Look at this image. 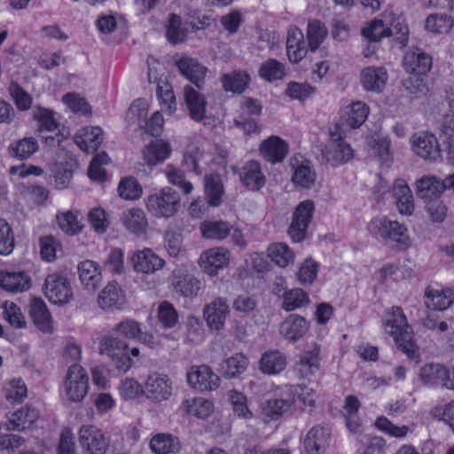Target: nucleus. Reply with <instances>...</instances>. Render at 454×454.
Instances as JSON below:
<instances>
[{
    "instance_id": "1",
    "label": "nucleus",
    "mask_w": 454,
    "mask_h": 454,
    "mask_svg": "<svg viewBox=\"0 0 454 454\" xmlns=\"http://www.w3.org/2000/svg\"><path fill=\"white\" fill-rule=\"evenodd\" d=\"M383 328L394 338L395 344L408 357L418 356V347L413 340L412 328L400 307L393 306L386 312Z\"/></svg>"
},
{
    "instance_id": "2",
    "label": "nucleus",
    "mask_w": 454,
    "mask_h": 454,
    "mask_svg": "<svg viewBox=\"0 0 454 454\" xmlns=\"http://www.w3.org/2000/svg\"><path fill=\"white\" fill-rule=\"evenodd\" d=\"M362 35L373 43L396 35L397 40L405 44L408 40V27L402 18L391 12H384L363 27Z\"/></svg>"
},
{
    "instance_id": "3",
    "label": "nucleus",
    "mask_w": 454,
    "mask_h": 454,
    "mask_svg": "<svg viewBox=\"0 0 454 454\" xmlns=\"http://www.w3.org/2000/svg\"><path fill=\"white\" fill-rule=\"evenodd\" d=\"M226 160V151L213 148L208 144H195L191 145L184 153L182 164L196 176H201L206 167L213 164L224 167Z\"/></svg>"
},
{
    "instance_id": "4",
    "label": "nucleus",
    "mask_w": 454,
    "mask_h": 454,
    "mask_svg": "<svg viewBox=\"0 0 454 454\" xmlns=\"http://www.w3.org/2000/svg\"><path fill=\"white\" fill-rule=\"evenodd\" d=\"M368 228L372 235L398 249H405L411 245L408 229L397 221L378 216L370 222Z\"/></svg>"
},
{
    "instance_id": "5",
    "label": "nucleus",
    "mask_w": 454,
    "mask_h": 454,
    "mask_svg": "<svg viewBox=\"0 0 454 454\" xmlns=\"http://www.w3.org/2000/svg\"><path fill=\"white\" fill-rule=\"evenodd\" d=\"M145 206L149 214L159 219L175 216L181 207V197L169 186L162 187L145 199Z\"/></svg>"
},
{
    "instance_id": "6",
    "label": "nucleus",
    "mask_w": 454,
    "mask_h": 454,
    "mask_svg": "<svg viewBox=\"0 0 454 454\" xmlns=\"http://www.w3.org/2000/svg\"><path fill=\"white\" fill-rule=\"evenodd\" d=\"M184 101L190 118L205 126H214L219 120L218 113L207 107L206 96L191 85L184 87Z\"/></svg>"
},
{
    "instance_id": "7",
    "label": "nucleus",
    "mask_w": 454,
    "mask_h": 454,
    "mask_svg": "<svg viewBox=\"0 0 454 454\" xmlns=\"http://www.w3.org/2000/svg\"><path fill=\"white\" fill-rule=\"evenodd\" d=\"M98 348L119 371L125 372L131 368L133 363L129 356V345L123 340L110 333L104 334L99 338Z\"/></svg>"
},
{
    "instance_id": "8",
    "label": "nucleus",
    "mask_w": 454,
    "mask_h": 454,
    "mask_svg": "<svg viewBox=\"0 0 454 454\" xmlns=\"http://www.w3.org/2000/svg\"><path fill=\"white\" fill-rule=\"evenodd\" d=\"M174 395V383L168 375L151 372L144 380V396L152 403L168 402Z\"/></svg>"
},
{
    "instance_id": "9",
    "label": "nucleus",
    "mask_w": 454,
    "mask_h": 454,
    "mask_svg": "<svg viewBox=\"0 0 454 454\" xmlns=\"http://www.w3.org/2000/svg\"><path fill=\"white\" fill-rule=\"evenodd\" d=\"M63 387L70 402L81 403L86 397L90 387L87 371L78 364L71 365L66 373Z\"/></svg>"
},
{
    "instance_id": "10",
    "label": "nucleus",
    "mask_w": 454,
    "mask_h": 454,
    "mask_svg": "<svg viewBox=\"0 0 454 454\" xmlns=\"http://www.w3.org/2000/svg\"><path fill=\"white\" fill-rule=\"evenodd\" d=\"M43 293L50 302L60 306L67 304L74 297L70 281L59 272H52L46 276Z\"/></svg>"
},
{
    "instance_id": "11",
    "label": "nucleus",
    "mask_w": 454,
    "mask_h": 454,
    "mask_svg": "<svg viewBox=\"0 0 454 454\" xmlns=\"http://www.w3.org/2000/svg\"><path fill=\"white\" fill-rule=\"evenodd\" d=\"M330 144L321 149L322 156L333 167H338L351 160L355 153L352 146L341 137L338 128L329 132Z\"/></svg>"
},
{
    "instance_id": "12",
    "label": "nucleus",
    "mask_w": 454,
    "mask_h": 454,
    "mask_svg": "<svg viewBox=\"0 0 454 454\" xmlns=\"http://www.w3.org/2000/svg\"><path fill=\"white\" fill-rule=\"evenodd\" d=\"M231 251L223 246L212 247L201 252L198 265L208 277H216L220 271L229 267Z\"/></svg>"
},
{
    "instance_id": "13",
    "label": "nucleus",
    "mask_w": 454,
    "mask_h": 454,
    "mask_svg": "<svg viewBox=\"0 0 454 454\" xmlns=\"http://www.w3.org/2000/svg\"><path fill=\"white\" fill-rule=\"evenodd\" d=\"M132 270L144 276H151L162 270L165 260L150 247H144L134 251L129 257Z\"/></svg>"
},
{
    "instance_id": "14",
    "label": "nucleus",
    "mask_w": 454,
    "mask_h": 454,
    "mask_svg": "<svg viewBox=\"0 0 454 454\" xmlns=\"http://www.w3.org/2000/svg\"><path fill=\"white\" fill-rule=\"evenodd\" d=\"M187 384L200 392H212L221 385L220 376L207 365H193L186 373Z\"/></svg>"
},
{
    "instance_id": "15",
    "label": "nucleus",
    "mask_w": 454,
    "mask_h": 454,
    "mask_svg": "<svg viewBox=\"0 0 454 454\" xmlns=\"http://www.w3.org/2000/svg\"><path fill=\"white\" fill-rule=\"evenodd\" d=\"M82 449L88 454H105L109 447V440L103 431L94 425H83L78 433Z\"/></svg>"
},
{
    "instance_id": "16",
    "label": "nucleus",
    "mask_w": 454,
    "mask_h": 454,
    "mask_svg": "<svg viewBox=\"0 0 454 454\" xmlns=\"http://www.w3.org/2000/svg\"><path fill=\"white\" fill-rule=\"evenodd\" d=\"M314 210V202L310 200H303L298 204L294 213L292 223L288 229V233L293 241L301 242L305 239Z\"/></svg>"
},
{
    "instance_id": "17",
    "label": "nucleus",
    "mask_w": 454,
    "mask_h": 454,
    "mask_svg": "<svg viewBox=\"0 0 454 454\" xmlns=\"http://www.w3.org/2000/svg\"><path fill=\"white\" fill-rule=\"evenodd\" d=\"M292 402L285 387L280 392L261 403V413L270 420H278L284 416L294 413Z\"/></svg>"
},
{
    "instance_id": "18",
    "label": "nucleus",
    "mask_w": 454,
    "mask_h": 454,
    "mask_svg": "<svg viewBox=\"0 0 454 454\" xmlns=\"http://www.w3.org/2000/svg\"><path fill=\"white\" fill-rule=\"evenodd\" d=\"M231 309L227 301L222 297H216L203 308V318L211 331L219 332L225 326Z\"/></svg>"
},
{
    "instance_id": "19",
    "label": "nucleus",
    "mask_w": 454,
    "mask_h": 454,
    "mask_svg": "<svg viewBox=\"0 0 454 454\" xmlns=\"http://www.w3.org/2000/svg\"><path fill=\"white\" fill-rule=\"evenodd\" d=\"M291 182L297 190H310L317 182V172L308 160L291 159Z\"/></svg>"
},
{
    "instance_id": "20",
    "label": "nucleus",
    "mask_w": 454,
    "mask_h": 454,
    "mask_svg": "<svg viewBox=\"0 0 454 454\" xmlns=\"http://www.w3.org/2000/svg\"><path fill=\"white\" fill-rule=\"evenodd\" d=\"M410 144L412 152L425 160L434 161L440 156L438 141L432 133H414L410 138Z\"/></svg>"
},
{
    "instance_id": "21",
    "label": "nucleus",
    "mask_w": 454,
    "mask_h": 454,
    "mask_svg": "<svg viewBox=\"0 0 454 454\" xmlns=\"http://www.w3.org/2000/svg\"><path fill=\"white\" fill-rule=\"evenodd\" d=\"M176 65L180 74L197 88L204 86L208 69L197 59L183 55L176 61Z\"/></svg>"
},
{
    "instance_id": "22",
    "label": "nucleus",
    "mask_w": 454,
    "mask_h": 454,
    "mask_svg": "<svg viewBox=\"0 0 454 454\" xmlns=\"http://www.w3.org/2000/svg\"><path fill=\"white\" fill-rule=\"evenodd\" d=\"M321 361V348L317 344H313L301 353L294 364V372L301 378H308L320 370Z\"/></svg>"
},
{
    "instance_id": "23",
    "label": "nucleus",
    "mask_w": 454,
    "mask_h": 454,
    "mask_svg": "<svg viewBox=\"0 0 454 454\" xmlns=\"http://www.w3.org/2000/svg\"><path fill=\"white\" fill-rule=\"evenodd\" d=\"M232 170L238 173L241 184L250 191H259L266 184V176L257 160H247L239 169L233 167Z\"/></svg>"
},
{
    "instance_id": "24",
    "label": "nucleus",
    "mask_w": 454,
    "mask_h": 454,
    "mask_svg": "<svg viewBox=\"0 0 454 454\" xmlns=\"http://www.w3.org/2000/svg\"><path fill=\"white\" fill-rule=\"evenodd\" d=\"M290 400L293 402V411L299 410L301 411H311L317 399L316 391L303 384L286 386Z\"/></svg>"
},
{
    "instance_id": "25",
    "label": "nucleus",
    "mask_w": 454,
    "mask_h": 454,
    "mask_svg": "<svg viewBox=\"0 0 454 454\" xmlns=\"http://www.w3.org/2000/svg\"><path fill=\"white\" fill-rule=\"evenodd\" d=\"M125 302V292L116 281L108 282L97 298L98 307L104 310L121 309Z\"/></svg>"
},
{
    "instance_id": "26",
    "label": "nucleus",
    "mask_w": 454,
    "mask_h": 454,
    "mask_svg": "<svg viewBox=\"0 0 454 454\" xmlns=\"http://www.w3.org/2000/svg\"><path fill=\"white\" fill-rule=\"evenodd\" d=\"M77 272L79 281L83 289L90 294H94L103 279L100 265L92 260H84L78 263Z\"/></svg>"
},
{
    "instance_id": "27",
    "label": "nucleus",
    "mask_w": 454,
    "mask_h": 454,
    "mask_svg": "<svg viewBox=\"0 0 454 454\" xmlns=\"http://www.w3.org/2000/svg\"><path fill=\"white\" fill-rule=\"evenodd\" d=\"M432 66L431 56L419 48H411L404 54L403 67L407 73L425 74L431 70Z\"/></svg>"
},
{
    "instance_id": "28",
    "label": "nucleus",
    "mask_w": 454,
    "mask_h": 454,
    "mask_svg": "<svg viewBox=\"0 0 454 454\" xmlns=\"http://www.w3.org/2000/svg\"><path fill=\"white\" fill-rule=\"evenodd\" d=\"M32 286L30 275L24 270H0V287L10 293H23Z\"/></svg>"
},
{
    "instance_id": "29",
    "label": "nucleus",
    "mask_w": 454,
    "mask_h": 454,
    "mask_svg": "<svg viewBox=\"0 0 454 454\" xmlns=\"http://www.w3.org/2000/svg\"><path fill=\"white\" fill-rule=\"evenodd\" d=\"M150 82H157V98L161 110L166 114H173L176 111V100L171 85L163 79L158 80L156 71L150 68L148 72Z\"/></svg>"
},
{
    "instance_id": "30",
    "label": "nucleus",
    "mask_w": 454,
    "mask_h": 454,
    "mask_svg": "<svg viewBox=\"0 0 454 454\" xmlns=\"http://www.w3.org/2000/svg\"><path fill=\"white\" fill-rule=\"evenodd\" d=\"M180 409L188 417L205 420L214 413L215 404L202 396L188 397L182 401Z\"/></svg>"
},
{
    "instance_id": "31",
    "label": "nucleus",
    "mask_w": 454,
    "mask_h": 454,
    "mask_svg": "<svg viewBox=\"0 0 454 454\" xmlns=\"http://www.w3.org/2000/svg\"><path fill=\"white\" fill-rule=\"evenodd\" d=\"M309 323L298 314L289 315L280 325L279 333L288 341H297L309 331Z\"/></svg>"
},
{
    "instance_id": "32",
    "label": "nucleus",
    "mask_w": 454,
    "mask_h": 454,
    "mask_svg": "<svg viewBox=\"0 0 454 454\" xmlns=\"http://www.w3.org/2000/svg\"><path fill=\"white\" fill-rule=\"evenodd\" d=\"M259 152L266 161L276 164L287 155L288 145L279 137L271 136L261 143Z\"/></svg>"
},
{
    "instance_id": "33",
    "label": "nucleus",
    "mask_w": 454,
    "mask_h": 454,
    "mask_svg": "<svg viewBox=\"0 0 454 454\" xmlns=\"http://www.w3.org/2000/svg\"><path fill=\"white\" fill-rule=\"evenodd\" d=\"M199 229L203 239L223 241L230 237L233 230V224L223 219H209L203 221Z\"/></svg>"
},
{
    "instance_id": "34",
    "label": "nucleus",
    "mask_w": 454,
    "mask_h": 454,
    "mask_svg": "<svg viewBox=\"0 0 454 454\" xmlns=\"http://www.w3.org/2000/svg\"><path fill=\"white\" fill-rule=\"evenodd\" d=\"M370 113L369 106L363 101H354L340 110V121L343 125L357 129L364 124Z\"/></svg>"
},
{
    "instance_id": "35",
    "label": "nucleus",
    "mask_w": 454,
    "mask_h": 454,
    "mask_svg": "<svg viewBox=\"0 0 454 454\" xmlns=\"http://www.w3.org/2000/svg\"><path fill=\"white\" fill-rule=\"evenodd\" d=\"M425 305L433 310H446L454 301L451 289L440 286H428L425 290Z\"/></svg>"
},
{
    "instance_id": "36",
    "label": "nucleus",
    "mask_w": 454,
    "mask_h": 454,
    "mask_svg": "<svg viewBox=\"0 0 454 454\" xmlns=\"http://www.w3.org/2000/svg\"><path fill=\"white\" fill-rule=\"evenodd\" d=\"M387 80V70L380 67H367L360 73V82L366 91L381 92Z\"/></svg>"
},
{
    "instance_id": "37",
    "label": "nucleus",
    "mask_w": 454,
    "mask_h": 454,
    "mask_svg": "<svg viewBox=\"0 0 454 454\" xmlns=\"http://www.w3.org/2000/svg\"><path fill=\"white\" fill-rule=\"evenodd\" d=\"M226 400L234 418L249 421L255 419V412L248 403L247 396L237 389H230L226 393Z\"/></svg>"
},
{
    "instance_id": "38",
    "label": "nucleus",
    "mask_w": 454,
    "mask_h": 454,
    "mask_svg": "<svg viewBox=\"0 0 454 454\" xmlns=\"http://www.w3.org/2000/svg\"><path fill=\"white\" fill-rule=\"evenodd\" d=\"M104 139V133L98 126H89L79 129L74 141L82 151L92 153L98 149Z\"/></svg>"
},
{
    "instance_id": "39",
    "label": "nucleus",
    "mask_w": 454,
    "mask_h": 454,
    "mask_svg": "<svg viewBox=\"0 0 454 454\" xmlns=\"http://www.w3.org/2000/svg\"><path fill=\"white\" fill-rule=\"evenodd\" d=\"M286 365V356L277 349L263 352L258 362L260 372L269 376L281 373Z\"/></svg>"
},
{
    "instance_id": "40",
    "label": "nucleus",
    "mask_w": 454,
    "mask_h": 454,
    "mask_svg": "<svg viewBox=\"0 0 454 454\" xmlns=\"http://www.w3.org/2000/svg\"><path fill=\"white\" fill-rule=\"evenodd\" d=\"M29 313L33 323L40 331L47 333L53 332V319L43 299H32Z\"/></svg>"
},
{
    "instance_id": "41",
    "label": "nucleus",
    "mask_w": 454,
    "mask_h": 454,
    "mask_svg": "<svg viewBox=\"0 0 454 454\" xmlns=\"http://www.w3.org/2000/svg\"><path fill=\"white\" fill-rule=\"evenodd\" d=\"M302 31L297 27H291L287 31L286 53L293 63H299L307 54Z\"/></svg>"
},
{
    "instance_id": "42",
    "label": "nucleus",
    "mask_w": 454,
    "mask_h": 454,
    "mask_svg": "<svg viewBox=\"0 0 454 454\" xmlns=\"http://www.w3.org/2000/svg\"><path fill=\"white\" fill-rule=\"evenodd\" d=\"M331 432L328 427H314L307 434L304 447L309 454H320L324 452L328 444Z\"/></svg>"
},
{
    "instance_id": "43",
    "label": "nucleus",
    "mask_w": 454,
    "mask_h": 454,
    "mask_svg": "<svg viewBox=\"0 0 454 454\" xmlns=\"http://www.w3.org/2000/svg\"><path fill=\"white\" fill-rule=\"evenodd\" d=\"M171 153V145L162 139H157L145 146L143 159L148 166H155L168 159Z\"/></svg>"
},
{
    "instance_id": "44",
    "label": "nucleus",
    "mask_w": 454,
    "mask_h": 454,
    "mask_svg": "<svg viewBox=\"0 0 454 454\" xmlns=\"http://www.w3.org/2000/svg\"><path fill=\"white\" fill-rule=\"evenodd\" d=\"M39 418V412L35 408L25 406L12 413L7 420L8 430H26L30 428Z\"/></svg>"
},
{
    "instance_id": "45",
    "label": "nucleus",
    "mask_w": 454,
    "mask_h": 454,
    "mask_svg": "<svg viewBox=\"0 0 454 454\" xmlns=\"http://www.w3.org/2000/svg\"><path fill=\"white\" fill-rule=\"evenodd\" d=\"M444 191L443 180L435 176H424L416 181V192L420 199L432 200L440 197Z\"/></svg>"
},
{
    "instance_id": "46",
    "label": "nucleus",
    "mask_w": 454,
    "mask_h": 454,
    "mask_svg": "<svg viewBox=\"0 0 454 454\" xmlns=\"http://www.w3.org/2000/svg\"><path fill=\"white\" fill-rule=\"evenodd\" d=\"M172 285L176 293L184 297H195L201 288V282L196 277L179 271L174 272Z\"/></svg>"
},
{
    "instance_id": "47",
    "label": "nucleus",
    "mask_w": 454,
    "mask_h": 454,
    "mask_svg": "<svg viewBox=\"0 0 454 454\" xmlns=\"http://www.w3.org/2000/svg\"><path fill=\"white\" fill-rule=\"evenodd\" d=\"M125 229L133 235L141 236L146 232L148 222L145 212L140 208H130L123 212L121 217Z\"/></svg>"
},
{
    "instance_id": "48",
    "label": "nucleus",
    "mask_w": 454,
    "mask_h": 454,
    "mask_svg": "<svg viewBox=\"0 0 454 454\" xmlns=\"http://www.w3.org/2000/svg\"><path fill=\"white\" fill-rule=\"evenodd\" d=\"M248 365V358L242 353H237L222 362L220 372L225 379H237L247 371Z\"/></svg>"
},
{
    "instance_id": "49",
    "label": "nucleus",
    "mask_w": 454,
    "mask_h": 454,
    "mask_svg": "<svg viewBox=\"0 0 454 454\" xmlns=\"http://www.w3.org/2000/svg\"><path fill=\"white\" fill-rule=\"evenodd\" d=\"M447 375V367L435 363H428L421 366L419 372L420 381L427 386L443 387Z\"/></svg>"
},
{
    "instance_id": "50",
    "label": "nucleus",
    "mask_w": 454,
    "mask_h": 454,
    "mask_svg": "<svg viewBox=\"0 0 454 454\" xmlns=\"http://www.w3.org/2000/svg\"><path fill=\"white\" fill-rule=\"evenodd\" d=\"M59 228L67 235L74 236L83 229L82 217L77 211H62L56 215Z\"/></svg>"
},
{
    "instance_id": "51",
    "label": "nucleus",
    "mask_w": 454,
    "mask_h": 454,
    "mask_svg": "<svg viewBox=\"0 0 454 454\" xmlns=\"http://www.w3.org/2000/svg\"><path fill=\"white\" fill-rule=\"evenodd\" d=\"M205 181V194L207 201L211 207H218L222 203V198L224 193L222 178L218 174L206 175Z\"/></svg>"
},
{
    "instance_id": "52",
    "label": "nucleus",
    "mask_w": 454,
    "mask_h": 454,
    "mask_svg": "<svg viewBox=\"0 0 454 454\" xmlns=\"http://www.w3.org/2000/svg\"><path fill=\"white\" fill-rule=\"evenodd\" d=\"M360 409V402L355 395H348L343 405V416L346 419V427L352 434H358L361 431L362 424L357 417Z\"/></svg>"
},
{
    "instance_id": "53",
    "label": "nucleus",
    "mask_w": 454,
    "mask_h": 454,
    "mask_svg": "<svg viewBox=\"0 0 454 454\" xmlns=\"http://www.w3.org/2000/svg\"><path fill=\"white\" fill-rule=\"evenodd\" d=\"M268 257L278 267L286 268L295 258L294 252L285 243L270 244L267 248Z\"/></svg>"
},
{
    "instance_id": "54",
    "label": "nucleus",
    "mask_w": 454,
    "mask_h": 454,
    "mask_svg": "<svg viewBox=\"0 0 454 454\" xmlns=\"http://www.w3.org/2000/svg\"><path fill=\"white\" fill-rule=\"evenodd\" d=\"M150 449L155 454H171L180 450V444L173 435L161 433L151 439Z\"/></svg>"
},
{
    "instance_id": "55",
    "label": "nucleus",
    "mask_w": 454,
    "mask_h": 454,
    "mask_svg": "<svg viewBox=\"0 0 454 454\" xmlns=\"http://www.w3.org/2000/svg\"><path fill=\"white\" fill-rule=\"evenodd\" d=\"M453 26V18L446 14L434 13L425 20V29L434 35L448 34Z\"/></svg>"
},
{
    "instance_id": "56",
    "label": "nucleus",
    "mask_w": 454,
    "mask_h": 454,
    "mask_svg": "<svg viewBox=\"0 0 454 454\" xmlns=\"http://www.w3.org/2000/svg\"><path fill=\"white\" fill-rule=\"evenodd\" d=\"M3 392L6 401L12 404L22 403L27 395V386L20 378L12 379L4 382Z\"/></svg>"
},
{
    "instance_id": "57",
    "label": "nucleus",
    "mask_w": 454,
    "mask_h": 454,
    "mask_svg": "<svg viewBox=\"0 0 454 454\" xmlns=\"http://www.w3.org/2000/svg\"><path fill=\"white\" fill-rule=\"evenodd\" d=\"M39 149V145L34 137H24L12 143L8 147L9 154L20 160L29 158Z\"/></svg>"
},
{
    "instance_id": "58",
    "label": "nucleus",
    "mask_w": 454,
    "mask_h": 454,
    "mask_svg": "<svg viewBox=\"0 0 454 454\" xmlns=\"http://www.w3.org/2000/svg\"><path fill=\"white\" fill-rule=\"evenodd\" d=\"M282 308L286 311H294L301 309L310 302L306 291L301 288H293L283 294Z\"/></svg>"
},
{
    "instance_id": "59",
    "label": "nucleus",
    "mask_w": 454,
    "mask_h": 454,
    "mask_svg": "<svg viewBox=\"0 0 454 454\" xmlns=\"http://www.w3.org/2000/svg\"><path fill=\"white\" fill-rule=\"evenodd\" d=\"M149 103L145 99H137L129 106L126 114V122L129 125H136L143 128L148 114Z\"/></svg>"
},
{
    "instance_id": "60",
    "label": "nucleus",
    "mask_w": 454,
    "mask_h": 454,
    "mask_svg": "<svg viewBox=\"0 0 454 454\" xmlns=\"http://www.w3.org/2000/svg\"><path fill=\"white\" fill-rule=\"evenodd\" d=\"M250 82V76L246 72L233 71L222 77V83L225 90L241 93Z\"/></svg>"
},
{
    "instance_id": "61",
    "label": "nucleus",
    "mask_w": 454,
    "mask_h": 454,
    "mask_svg": "<svg viewBox=\"0 0 454 454\" xmlns=\"http://www.w3.org/2000/svg\"><path fill=\"white\" fill-rule=\"evenodd\" d=\"M117 192L122 200H137L141 198L143 188L135 177L125 176L120 180Z\"/></svg>"
},
{
    "instance_id": "62",
    "label": "nucleus",
    "mask_w": 454,
    "mask_h": 454,
    "mask_svg": "<svg viewBox=\"0 0 454 454\" xmlns=\"http://www.w3.org/2000/svg\"><path fill=\"white\" fill-rule=\"evenodd\" d=\"M319 263L312 258H306L298 267L296 272L297 281L304 286H311L317 279Z\"/></svg>"
},
{
    "instance_id": "63",
    "label": "nucleus",
    "mask_w": 454,
    "mask_h": 454,
    "mask_svg": "<svg viewBox=\"0 0 454 454\" xmlns=\"http://www.w3.org/2000/svg\"><path fill=\"white\" fill-rule=\"evenodd\" d=\"M164 174L168 182L179 188L184 195H188L193 191V184L186 180L183 170L168 164L164 168Z\"/></svg>"
},
{
    "instance_id": "64",
    "label": "nucleus",
    "mask_w": 454,
    "mask_h": 454,
    "mask_svg": "<svg viewBox=\"0 0 454 454\" xmlns=\"http://www.w3.org/2000/svg\"><path fill=\"white\" fill-rule=\"evenodd\" d=\"M286 74L285 65L274 59H268L259 68L260 77L269 82L282 80Z\"/></svg>"
}]
</instances>
